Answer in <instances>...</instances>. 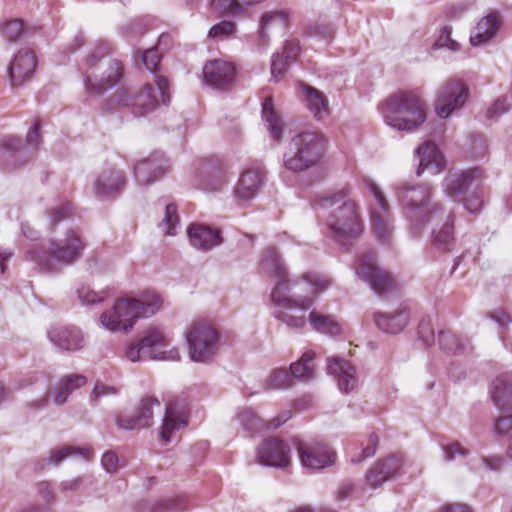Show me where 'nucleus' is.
<instances>
[{
    "instance_id": "f257e3e1",
    "label": "nucleus",
    "mask_w": 512,
    "mask_h": 512,
    "mask_svg": "<svg viewBox=\"0 0 512 512\" xmlns=\"http://www.w3.org/2000/svg\"><path fill=\"white\" fill-rule=\"evenodd\" d=\"M261 269L276 279L270 294L273 316L290 328L305 327L306 317L292 312L308 311L314 305L317 295L331 285L330 278L315 272L304 274L302 279L289 278L288 269L275 248L266 250Z\"/></svg>"
},
{
    "instance_id": "f03ea898",
    "label": "nucleus",
    "mask_w": 512,
    "mask_h": 512,
    "mask_svg": "<svg viewBox=\"0 0 512 512\" xmlns=\"http://www.w3.org/2000/svg\"><path fill=\"white\" fill-rule=\"evenodd\" d=\"M394 190L405 211L410 233L420 237L426 226L431 225L432 247L440 252L451 251L455 244V216L441 203H431V188L401 181L395 184Z\"/></svg>"
},
{
    "instance_id": "7ed1b4c3",
    "label": "nucleus",
    "mask_w": 512,
    "mask_h": 512,
    "mask_svg": "<svg viewBox=\"0 0 512 512\" xmlns=\"http://www.w3.org/2000/svg\"><path fill=\"white\" fill-rule=\"evenodd\" d=\"M348 195V190H342L316 200L320 216L325 220L327 236L342 247L351 244L364 231L360 209Z\"/></svg>"
},
{
    "instance_id": "20e7f679",
    "label": "nucleus",
    "mask_w": 512,
    "mask_h": 512,
    "mask_svg": "<svg viewBox=\"0 0 512 512\" xmlns=\"http://www.w3.org/2000/svg\"><path fill=\"white\" fill-rule=\"evenodd\" d=\"M162 296L154 290H145L136 297L115 300L112 307L99 316V325L112 333L131 331L139 318H149L163 307Z\"/></svg>"
},
{
    "instance_id": "39448f33",
    "label": "nucleus",
    "mask_w": 512,
    "mask_h": 512,
    "mask_svg": "<svg viewBox=\"0 0 512 512\" xmlns=\"http://www.w3.org/2000/svg\"><path fill=\"white\" fill-rule=\"evenodd\" d=\"M110 46L106 42L98 43L80 67L87 97H100L107 90L117 86L123 77L122 63L107 58Z\"/></svg>"
},
{
    "instance_id": "423d86ee",
    "label": "nucleus",
    "mask_w": 512,
    "mask_h": 512,
    "mask_svg": "<svg viewBox=\"0 0 512 512\" xmlns=\"http://www.w3.org/2000/svg\"><path fill=\"white\" fill-rule=\"evenodd\" d=\"M87 247V241L78 228H67L58 239H52L49 251H39L31 248L26 251V258L47 273L57 270L56 263L68 266L77 262Z\"/></svg>"
},
{
    "instance_id": "0eeeda50",
    "label": "nucleus",
    "mask_w": 512,
    "mask_h": 512,
    "mask_svg": "<svg viewBox=\"0 0 512 512\" xmlns=\"http://www.w3.org/2000/svg\"><path fill=\"white\" fill-rule=\"evenodd\" d=\"M379 109L385 123L398 131L412 132L426 120L425 104L418 90L398 91Z\"/></svg>"
},
{
    "instance_id": "6e6552de",
    "label": "nucleus",
    "mask_w": 512,
    "mask_h": 512,
    "mask_svg": "<svg viewBox=\"0 0 512 512\" xmlns=\"http://www.w3.org/2000/svg\"><path fill=\"white\" fill-rule=\"evenodd\" d=\"M326 140L321 133L303 132L295 135L283 155L287 171L300 173L317 166L325 153Z\"/></svg>"
},
{
    "instance_id": "1a4fd4ad",
    "label": "nucleus",
    "mask_w": 512,
    "mask_h": 512,
    "mask_svg": "<svg viewBox=\"0 0 512 512\" xmlns=\"http://www.w3.org/2000/svg\"><path fill=\"white\" fill-rule=\"evenodd\" d=\"M170 346V338L159 328L150 327L135 344L128 345L124 356L130 362L161 360L179 361L180 353Z\"/></svg>"
},
{
    "instance_id": "9d476101",
    "label": "nucleus",
    "mask_w": 512,
    "mask_h": 512,
    "mask_svg": "<svg viewBox=\"0 0 512 512\" xmlns=\"http://www.w3.org/2000/svg\"><path fill=\"white\" fill-rule=\"evenodd\" d=\"M190 359L194 362L207 363L216 355L220 347L217 330L208 325H195L186 333Z\"/></svg>"
},
{
    "instance_id": "9b49d317",
    "label": "nucleus",
    "mask_w": 512,
    "mask_h": 512,
    "mask_svg": "<svg viewBox=\"0 0 512 512\" xmlns=\"http://www.w3.org/2000/svg\"><path fill=\"white\" fill-rule=\"evenodd\" d=\"M363 182L373 195L377 204V206L370 211L371 230L379 242L388 243L393 234L389 204L379 186L371 178L365 177L363 178Z\"/></svg>"
},
{
    "instance_id": "f8f14e48",
    "label": "nucleus",
    "mask_w": 512,
    "mask_h": 512,
    "mask_svg": "<svg viewBox=\"0 0 512 512\" xmlns=\"http://www.w3.org/2000/svg\"><path fill=\"white\" fill-rule=\"evenodd\" d=\"M468 96L469 88L463 80L451 78L445 81L436 93V114L442 119L449 118L464 107Z\"/></svg>"
},
{
    "instance_id": "ddd939ff",
    "label": "nucleus",
    "mask_w": 512,
    "mask_h": 512,
    "mask_svg": "<svg viewBox=\"0 0 512 512\" xmlns=\"http://www.w3.org/2000/svg\"><path fill=\"white\" fill-rule=\"evenodd\" d=\"M359 279L366 282L379 296H385L396 290L395 280L377 265L374 252L364 253L355 268Z\"/></svg>"
},
{
    "instance_id": "4468645a",
    "label": "nucleus",
    "mask_w": 512,
    "mask_h": 512,
    "mask_svg": "<svg viewBox=\"0 0 512 512\" xmlns=\"http://www.w3.org/2000/svg\"><path fill=\"white\" fill-rule=\"evenodd\" d=\"M164 104L162 97L158 91L157 86L154 84H145L136 94H129L128 91L123 90L117 95L119 106L129 107L135 116H144L153 112L159 104Z\"/></svg>"
},
{
    "instance_id": "2eb2a0df",
    "label": "nucleus",
    "mask_w": 512,
    "mask_h": 512,
    "mask_svg": "<svg viewBox=\"0 0 512 512\" xmlns=\"http://www.w3.org/2000/svg\"><path fill=\"white\" fill-rule=\"evenodd\" d=\"M293 445L304 468L322 470L332 466L336 461V453L326 444L294 439Z\"/></svg>"
},
{
    "instance_id": "dca6fc26",
    "label": "nucleus",
    "mask_w": 512,
    "mask_h": 512,
    "mask_svg": "<svg viewBox=\"0 0 512 512\" xmlns=\"http://www.w3.org/2000/svg\"><path fill=\"white\" fill-rule=\"evenodd\" d=\"M266 174L262 166H247L241 172L234 187L233 196L239 205L253 200L265 182Z\"/></svg>"
},
{
    "instance_id": "f3484780",
    "label": "nucleus",
    "mask_w": 512,
    "mask_h": 512,
    "mask_svg": "<svg viewBox=\"0 0 512 512\" xmlns=\"http://www.w3.org/2000/svg\"><path fill=\"white\" fill-rule=\"evenodd\" d=\"M169 169V160L162 152H153L133 165L135 181L140 186L149 185L160 179Z\"/></svg>"
},
{
    "instance_id": "a211bd4d",
    "label": "nucleus",
    "mask_w": 512,
    "mask_h": 512,
    "mask_svg": "<svg viewBox=\"0 0 512 512\" xmlns=\"http://www.w3.org/2000/svg\"><path fill=\"white\" fill-rule=\"evenodd\" d=\"M193 182L196 187L206 192H219L229 182L227 174L210 165L207 160H197L192 167Z\"/></svg>"
},
{
    "instance_id": "6ab92c4d",
    "label": "nucleus",
    "mask_w": 512,
    "mask_h": 512,
    "mask_svg": "<svg viewBox=\"0 0 512 512\" xmlns=\"http://www.w3.org/2000/svg\"><path fill=\"white\" fill-rule=\"evenodd\" d=\"M37 59L33 51L20 49L8 66V75L13 87H20L30 82L36 72Z\"/></svg>"
},
{
    "instance_id": "aec40b11",
    "label": "nucleus",
    "mask_w": 512,
    "mask_h": 512,
    "mask_svg": "<svg viewBox=\"0 0 512 512\" xmlns=\"http://www.w3.org/2000/svg\"><path fill=\"white\" fill-rule=\"evenodd\" d=\"M290 446L278 438L264 440L257 450V461L259 464L285 468L290 464Z\"/></svg>"
},
{
    "instance_id": "412c9836",
    "label": "nucleus",
    "mask_w": 512,
    "mask_h": 512,
    "mask_svg": "<svg viewBox=\"0 0 512 512\" xmlns=\"http://www.w3.org/2000/svg\"><path fill=\"white\" fill-rule=\"evenodd\" d=\"M47 337L52 345L63 351H78L85 346L82 331L74 325H51Z\"/></svg>"
},
{
    "instance_id": "4be33fe9",
    "label": "nucleus",
    "mask_w": 512,
    "mask_h": 512,
    "mask_svg": "<svg viewBox=\"0 0 512 512\" xmlns=\"http://www.w3.org/2000/svg\"><path fill=\"white\" fill-rule=\"evenodd\" d=\"M403 457L391 455L379 459L366 472L365 483L372 489L381 487L386 481L395 477L403 467Z\"/></svg>"
},
{
    "instance_id": "5701e85b",
    "label": "nucleus",
    "mask_w": 512,
    "mask_h": 512,
    "mask_svg": "<svg viewBox=\"0 0 512 512\" xmlns=\"http://www.w3.org/2000/svg\"><path fill=\"white\" fill-rule=\"evenodd\" d=\"M414 156L419 161L416 169L417 176H421L426 170L431 175H437L442 172L446 164L443 153L433 141H426L418 146Z\"/></svg>"
},
{
    "instance_id": "b1692460",
    "label": "nucleus",
    "mask_w": 512,
    "mask_h": 512,
    "mask_svg": "<svg viewBox=\"0 0 512 512\" xmlns=\"http://www.w3.org/2000/svg\"><path fill=\"white\" fill-rule=\"evenodd\" d=\"M481 178L480 170L474 168L465 171H450L442 181L443 193L448 198L455 200Z\"/></svg>"
},
{
    "instance_id": "393cba45",
    "label": "nucleus",
    "mask_w": 512,
    "mask_h": 512,
    "mask_svg": "<svg viewBox=\"0 0 512 512\" xmlns=\"http://www.w3.org/2000/svg\"><path fill=\"white\" fill-rule=\"evenodd\" d=\"M327 372L329 375L333 376L342 393H349L358 385L356 368L343 358H328Z\"/></svg>"
},
{
    "instance_id": "a878e982",
    "label": "nucleus",
    "mask_w": 512,
    "mask_h": 512,
    "mask_svg": "<svg viewBox=\"0 0 512 512\" xmlns=\"http://www.w3.org/2000/svg\"><path fill=\"white\" fill-rule=\"evenodd\" d=\"M125 184L123 171L110 167L96 176L93 183L94 194L99 198H109L120 193Z\"/></svg>"
},
{
    "instance_id": "bb28decb",
    "label": "nucleus",
    "mask_w": 512,
    "mask_h": 512,
    "mask_svg": "<svg viewBox=\"0 0 512 512\" xmlns=\"http://www.w3.org/2000/svg\"><path fill=\"white\" fill-rule=\"evenodd\" d=\"M187 235L190 245L202 252H208L222 243L220 230L205 224L192 223Z\"/></svg>"
},
{
    "instance_id": "cd10ccee",
    "label": "nucleus",
    "mask_w": 512,
    "mask_h": 512,
    "mask_svg": "<svg viewBox=\"0 0 512 512\" xmlns=\"http://www.w3.org/2000/svg\"><path fill=\"white\" fill-rule=\"evenodd\" d=\"M234 66L226 61H208L203 67V78L207 85L215 89H225L234 79Z\"/></svg>"
},
{
    "instance_id": "c85d7f7f",
    "label": "nucleus",
    "mask_w": 512,
    "mask_h": 512,
    "mask_svg": "<svg viewBox=\"0 0 512 512\" xmlns=\"http://www.w3.org/2000/svg\"><path fill=\"white\" fill-rule=\"evenodd\" d=\"M288 20V13L284 10L265 12L259 21L258 45L263 48L267 47L270 41V33L284 30L288 25Z\"/></svg>"
},
{
    "instance_id": "c756f323",
    "label": "nucleus",
    "mask_w": 512,
    "mask_h": 512,
    "mask_svg": "<svg viewBox=\"0 0 512 512\" xmlns=\"http://www.w3.org/2000/svg\"><path fill=\"white\" fill-rule=\"evenodd\" d=\"M489 392L499 410L512 409V372L498 375L492 381Z\"/></svg>"
},
{
    "instance_id": "7c9ffc66",
    "label": "nucleus",
    "mask_w": 512,
    "mask_h": 512,
    "mask_svg": "<svg viewBox=\"0 0 512 512\" xmlns=\"http://www.w3.org/2000/svg\"><path fill=\"white\" fill-rule=\"evenodd\" d=\"M500 26V15L496 11L481 18L470 34L472 46H480L495 37Z\"/></svg>"
},
{
    "instance_id": "2f4dec72",
    "label": "nucleus",
    "mask_w": 512,
    "mask_h": 512,
    "mask_svg": "<svg viewBox=\"0 0 512 512\" xmlns=\"http://www.w3.org/2000/svg\"><path fill=\"white\" fill-rule=\"evenodd\" d=\"M373 319L376 327L386 334H398L409 323V313L406 309H400L392 313L375 312Z\"/></svg>"
},
{
    "instance_id": "473e14b6",
    "label": "nucleus",
    "mask_w": 512,
    "mask_h": 512,
    "mask_svg": "<svg viewBox=\"0 0 512 512\" xmlns=\"http://www.w3.org/2000/svg\"><path fill=\"white\" fill-rule=\"evenodd\" d=\"M141 60L145 68L154 75L155 85L157 86L158 91L162 97V102L166 104L168 102L169 82L165 77L157 74L161 60L157 48H150L145 50L141 55Z\"/></svg>"
},
{
    "instance_id": "72a5a7b5",
    "label": "nucleus",
    "mask_w": 512,
    "mask_h": 512,
    "mask_svg": "<svg viewBox=\"0 0 512 512\" xmlns=\"http://www.w3.org/2000/svg\"><path fill=\"white\" fill-rule=\"evenodd\" d=\"M187 425L185 410L177 408L173 404L166 405L160 437L164 442H169L171 434Z\"/></svg>"
},
{
    "instance_id": "f704fd0d",
    "label": "nucleus",
    "mask_w": 512,
    "mask_h": 512,
    "mask_svg": "<svg viewBox=\"0 0 512 512\" xmlns=\"http://www.w3.org/2000/svg\"><path fill=\"white\" fill-rule=\"evenodd\" d=\"M301 87L307 109L316 119L322 120L329 112L326 96L318 89L309 85L302 84Z\"/></svg>"
},
{
    "instance_id": "c9c22d12",
    "label": "nucleus",
    "mask_w": 512,
    "mask_h": 512,
    "mask_svg": "<svg viewBox=\"0 0 512 512\" xmlns=\"http://www.w3.org/2000/svg\"><path fill=\"white\" fill-rule=\"evenodd\" d=\"M86 383L87 378L82 374L64 376L53 391V401L57 405H63L73 391L83 387Z\"/></svg>"
},
{
    "instance_id": "e433bc0d",
    "label": "nucleus",
    "mask_w": 512,
    "mask_h": 512,
    "mask_svg": "<svg viewBox=\"0 0 512 512\" xmlns=\"http://www.w3.org/2000/svg\"><path fill=\"white\" fill-rule=\"evenodd\" d=\"M308 321L312 329L327 336H338L342 333V325L332 315L321 314L315 310L309 313Z\"/></svg>"
},
{
    "instance_id": "4c0bfd02",
    "label": "nucleus",
    "mask_w": 512,
    "mask_h": 512,
    "mask_svg": "<svg viewBox=\"0 0 512 512\" xmlns=\"http://www.w3.org/2000/svg\"><path fill=\"white\" fill-rule=\"evenodd\" d=\"M234 420L245 432L251 435L260 432L265 426L262 419L250 407L238 408Z\"/></svg>"
},
{
    "instance_id": "58836bf2",
    "label": "nucleus",
    "mask_w": 512,
    "mask_h": 512,
    "mask_svg": "<svg viewBox=\"0 0 512 512\" xmlns=\"http://www.w3.org/2000/svg\"><path fill=\"white\" fill-rule=\"evenodd\" d=\"M20 140L14 136L8 135L0 140V164L4 168H14V161L22 150Z\"/></svg>"
},
{
    "instance_id": "ea45409f",
    "label": "nucleus",
    "mask_w": 512,
    "mask_h": 512,
    "mask_svg": "<svg viewBox=\"0 0 512 512\" xmlns=\"http://www.w3.org/2000/svg\"><path fill=\"white\" fill-rule=\"evenodd\" d=\"M113 289L109 286L101 289L100 291H96L90 287L88 284L81 283L76 288V294L78 299L83 305H99L103 303L106 299L110 298L113 295Z\"/></svg>"
},
{
    "instance_id": "a19ab883",
    "label": "nucleus",
    "mask_w": 512,
    "mask_h": 512,
    "mask_svg": "<svg viewBox=\"0 0 512 512\" xmlns=\"http://www.w3.org/2000/svg\"><path fill=\"white\" fill-rule=\"evenodd\" d=\"M262 119L271 137L276 141H280L282 136L281 120L273 109L271 97H266L262 102Z\"/></svg>"
},
{
    "instance_id": "79ce46f5",
    "label": "nucleus",
    "mask_w": 512,
    "mask_h": 512,
    "mask_svg": "<svg viewBox=\"0 0 512 512\" xmlns=\"http://www.w3.org/2000/svg\"><path fill=\"white\" fill-rule=\"evenodd\" d=\"M314 358L315 352L311 350L304 352L297 362L290 365L291 375L303 381L314 378Z\"/></svg>"
},
{
    "instance_id": "37998d69",
    "label": "nucleus",
    "mask_w": 512,
    "mask_h": 512,
    "mask_svg": "<svg viewBox=\"0 0 512 512\" xmlns=\"http://www.w3.org/2000/svg\"><path fill=\"white\" fill-rule=\"evenodd\" d=\"M91 455L92 451L87 447L67 445L52 451L48 458V462L52 465H59L63 460L69 457H78L89 460Z\"/></svg>"
},
{
    "instance_id": "c03bdc74",
    "label": "nucleus",
    "mask_w": 512,
    "mask_h": 512,
    "mask_svg": "<svg viewBox=\"0 0 512 512\" xmlns=\"http://www.w3.org/2000/svg\"><path fill=\"white\" fill-rule=\"evenodd\" d=\"M468 343L469 341L466 338H461L449 330L441 331L438 334L439 347L450 354L463 352Z\"/></svg>"
},
{
    "instance_id": "a18cd8bd",
    "label": "nucleus",
    "mask_w": 512,
    "mask_h": 512,
    "mask_svg": "<svg viewBox=\"0 0 512 512\" xmlns=\"http://www.w3.org/2000/svg\"><path fill=\"white\" fill-rule=\"evenodd\" d=\"M161 411L160 401L152 396H146L141 399L138 406L135 408V412L139 417H144L146 422V428L150 427L153 423V416L155 411Z\"/></svg>"
},
{
    "instance_id": "49530a36",
    "label": "nucleus",
    "mask_w": 512,
    "mask_h": 512,
    "mask_svg": "<svg viewBox=\"0 0 512 512\" xmlns=\"http://www.w3.org/2000/svg\"><path fill=\"white\" fill-rule=\"evenodd\" d=\"M179 226V217L176 206L174 204L166 205L164 218L159 223V228L164 234L174 236L176 235Z\"/></svg>"
},
{
    "instance_id": "de8ad7c7",
    "label": "nucleus",
    "mask_w": 512,
    "mask_h": 512,
    "mask_svg": "<svg viewBox=\"0 0 512 512\" xmlns=\"http://www.w3.org/2000/svg\"><path fill=\"white\" fill-rule=\"evenodd\" d=\"M23 32V23L19 19H4L0 23V35L8 42L17 41Z\"/></svg>"
},
{
    "instance_id": "09e8293b",
    "label": "nucleus",
    "mask_w": 512,
    "mask_h": 512,
    "mask_svg": "<svg viewBox=\"0 0 512 512\" xmlns=\"http://www.w3.org/2000/svg\"><path fill=\"white\" fill-rule=\"evenodd\" d=\"M115 424L119 430L135 431L146 428L144 417H139L135 411L130 414L117 415Z\"/></svg>"
},
{
    "instance_id": "8fccbe9b",
    "label": "nucleus",
    "mask_w": 512,
    "mask_h": 512,
    "mask_svg": "<svg viewBox=\"0 0 512 512\" xmlns=\"http://www.w3.org/2000/svg\"><path fill=\"white\" fill-rule=\"evenodd\" d=\"M292 384V377L285 369H275L267 379V389L278 390L290 387Z\"/></svg>"
},
{
    "instance_id": "3c124183",
    "label": "nucleus",
    "mask_w": 512,
    "mask_h": 512,
    "mask_svg": "<svg viewBox=\"0 0 512 512\" xmlns=\"http://www.w3.org/2000/svg\"><path fill=\"white\" fill-rule=\"evenodd\" d=\"M379 445V438L375 433L369 435L366 445L362 447L358 454L351 457V463L360 464L368 458L375 455Z\"/></svg>"
},
{
    "instance_id": "603ef678",
    "label": "nucleus",
    "mask_w": 512,
    "mask_h": 512,
    "mask_svg": "<svg viewBox=\"0 0 512 512\" xmlns=\"http://www.w3.org/2000/svg\"><path fill=\"white\" fill-rule=\"evenodd\" d=\"M240 0H212V6L221 13L231 16H240L244 13V7Z\"/></svg>"
},
{
    "instance_id": "864d4df0",
    "label": "nucleus",
    "mask_w": 512,
    "mask_h": 512,
    "mask_svg": "<svg viewBox=\"0 0 512 512\" xmlns=\"http://www.w3.org/2000/svg\"><path fill=\"white\" fill-rule=\"evenodd\" d=\"M235 31L236 24L234 22L223 20L210 28L208 37L211 39H225L233 35Z\"/></svg>"
},
{
    "instance_id": "5fc2aeb1",
    "label": "nucleus",
    "mask_w": 512,
    "mask_h": 512,
    "mask_svg": "<svg viewBox=\"0 0 512 512\" xmlns=\"http://www.w3.org/2000/svg\"><path fill=\"white\" fill-rule=\"evenodd\" d=\"M451 32H452V28L451 26H444L441 31H440V35L437 39V41L435 42V47L440 49V48H447L451 51H457L459 50V43L455 40H453L451 38Z\"/></svg>"
},
{
    "instance_id": "6e6d98bb",
    "label": "nucleus",
    "mask_w": 512,
    "mask_h": 512,
    "mask_svg": "<svg viewBox=\"0 0 512 512\" xmlns=\"http://www.w3.org/2000/svg\"><path fill=\"white\" fill-rule=\"evenodd\" d=\"M144 32L145 25L142 20H134L122 28V34L129 42H134Z\"/></svg>"
},
{
    "instance_id": "4d7b16f0",
    "label": "nucleus",
    "mask_w": 512,
    "mask_h": 512,
    "mask_svg": "<svg viewBox=\"0 0 512 512\" xmlns=\"http://www.w3.org/2000/svg\"><path fill=\"white\" fill-rule=\"evenodd\" d=\"M442 450L446 461H452L456 457H465L468 455V450L456 441L443 445Z\"/></svg>"
},
{
    "instance_id": "13d9d810",
    "label": "nucleus",
    "mask_w": 512,
    "mask_h": 512,
    "mask_svg": "<svg viewBox=\"0 0 512 512\" xmlns=\"http://www.w3.org/2000/svg\"><path fill=\"white\" fill-rule=\"evenodd\" d=\"M289 63H291L289 60H286L284 57H282L280 55V53H275L273 54L272 56V60H271V75L272 77L275 79V80H278L279 78H281Z\"/></svg>"
},
{
    "instance_id": "bf43d9fd",
    "label": "nucleus",
    "mask_w": 512,
    "mask_h": 512,
    "mask_svg": "<svg viewBox=\"0 0 512 512\" xmlns=\"http://www.w3.org/2000/svg\"><path fill=\"white\" fill-rule=\"evenodd\" d=\"M418 336L424 345L431 346L435 342L434 331L429 319L422 320L418 325Z\"/></svg>"
},
{
    "instance_id": "052dcab7",
    "label": "nucleus",
    "mask_w": 512,
    "mask_h": 512,
    "mask_svg": "<svg viewBox=\"0 0 512 512\" xmlns=\"http://www.w3.org/2000/svg\"><path fill=\"white\" fill-rule=\"evenodd\" d=\"M463 205L471 214L480 212L483 206L482 193L480 191L473 192L463 200Z\"/></svg>"
},
{
    "instance_id": "680f3d73",
    "label": "nucleus",
    "mask_w": 512,
    "mask_h": 512,
    "mask_svg": "<svg viewBox=\"0 0 512 512\" xmlns=\"http://www.w3.org/2000/svg\"><path fill=\"white\" fill-rule=\"evenodd\" d=\"M48 215L51 225H56L70 218V206L68 204H63L56 208H52Z\"/></svg>"
},
{
    "instance_id": "e2e57ef3",
    "label": "nucleus",
    "mask_w": 512,
    "mask_h": 512,
    "mask_svg": "<svg viewBox=\"0 0 512 512\" xmlns=\"http://www.w3.org/2000/svg\"><path fill=\"white\" fill-rule=\"evenodd\" d=\"M509 104L507 98H498L493 105L487 110V117L489 119H497L508 111Z\"/></svg>"
},
{
    "instance_id": "0e129e2a",
    "label": "nucleus",
    "mask_w": 512,
    "mask_h": 512,
    "mask_svg": "<svg viewBox=\"0 0 512 512\" xmlns=\"http://www.w3.org/2000/svg\"><path fill=\"white\" fill-rule=\"evenodd\" d=\"M300 53V44L297 40H288L283 46V52L280 54L286 60L293 62Z\"/></svg>"
},
{
    "instance_id": "69168bd1",
    "label": "nucleus",
    "mask_w": 512,
    "mask_h": 512,
    "mask_svg": "<svg viewBox=\"0 0 512 512\" xmlns=\"http://www.w3.org/2000/svg\"><path fill=\"white\" fill-rule=\"evenodd\" d=\"M118 394V389L114 386L106 385L101 382H97L92 391V400H97L104 396H112Z\"/></svg>"
},
{
    "instance_id": "338daca9",
    "label": "nucleus",
    "mask_w": 512,
    "mask_h": 512,
    "mask_svg": "<svg viewBox=\"0 0 512 512\" xmlns=\"http://www.w3.org/2000/svg\"><path fill=\"white\" fill-rule=\"evenodd\" d=\"M182 505L179 498H167L157 502L154 512L177 511Z\"/></svg>"
},
{
    "instance_id": "774afa93",
    "label": "nucleus",
    "mask_w": 512,
    "mask_h": 512,
    "mask_svg": "<svg viewBox=\"0 0 512 512\" xmlns=\"http://www.w3.org/2000/svg\"><path fill=\"white\" fill-rule=\"evenodd\" d=\"M103 469L108 473H114L118 468V456L113 451H107L101 458Z\"/></svg>"
}]
</instances>
